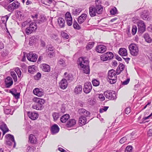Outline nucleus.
I'll return each mask as SVG.
<instances>
[{
  "mask_svg": "<svg viewBox=\"0 0 152 152\" xmlns=\"http://www.w3.org/2000/svg\"><path fill=\"white\" fill-rule=\"evenodd\" d=\"M61 36L65 38L66 39H68L69 38V36L68 34L65 32L62 33Z\"/></svg>",
  "mask_w": 152,
  "mask_h": 152,
  "instance_id": "nucleus-59",
  "label": "nucleus"
},
{
  "mask_svg": "<svg viewBox=\"0 0 152 152\" xmlns=\"http://www.w3.org/2000/svg\"><path fill=\"white\" fill-rule=\"evenodd\" d=\"M94 43L93 42H89L86 47V48L88 50L91 49L93 46Z\"/></svg>",
  "mask_w": 152,
  "mask_h": 152,
  "instance_id": "nucleus-48",
  "label": "nucleus"
},
{
  "mask_svg": "<svg viewBox=\"0 0 152 152\" xmlns=\"http://www.w3.org/2000/svg\"><path fill=\"white\" fill-rule=\"evenodd\" d=\"M76 123V121L75 119H71L67 122L66 125L68 127H71L75 125Z\"/></svg>",
  "mask_w": 152,
  "mask_h": 152,
  "instance_id": "nucleus-28",
  "label": "nucleus"
},
{
  "mask_svg": "<svg viewBox=\"0 0 152 152\" xmlns=\"http://www.w3.org/2000/svg\"><path fill=\"white\" fill-rule=\"evenodd\" d=\"M82 90V86L80 85H78L75 87L74 90V92L76 94H78L80 93Z\"/></svg>",
  "mask_w": 152,
  "mask_h": 152,
  "instance_id": "nucleus-30",
  "label": "nucleus"
},
{
  "mask_svg": "<svg viewBox=\"0 0 152 152\" xmlns=\"http://www.w3.org/2000/svg\"><path fill=\"white\" fill-rule=\"evenodd\" d=\"M9 16L6 15L2 17L1 18V21L2 23L5 26H6L7 22L9 18Z\"/></svg>",
  "mask_w": 152,
  "mask_h": 152,
  "instance_id": "nucleus-36",
  "label": "nucleus"
},
{
  "mask_svg": "<svg viewBox=\"0 0 152 152\" xmlns=\"http://www.w3.org/2000/svg\"><path fill=\"white\" fill-rule=\"evenodd\" d=\"M15 71L17 74L18 77H20L21 75V72L19 68L18 67L16 68Z\"/></svg>",
  "mask_w": 152,
  "mask_h": 152,
  "instance_id": "nucleus-47",
  "label": "nucleus"
},
{
  "mask_svg": "<svg viewBox=\"0 0 152 152\" xmlns=\"http://www.w3.org/2000/svg\"><path fill=\"white\" fill-rule=\"evenodd\" d=\"M86 117L83 116H81L79 118V123L81 126L85 125L86 123Z\"/></svg>",
  "mask_w": 152,
  "mask_h": 152,
  "instance_id": "nucleus-22",
  "label": "nucleus"
},
{
  "mask_svg": "<svg viewBox=\"0 0 152 152\" xmlns=\"http://www.w3.org/2000/svg\"><path fill=\"white\" fill-rule=\"evenodd\" d=\"M4 111L5 113L7 115L10 114L11 115H12L13 113L12 112L11 113V109H7L6 108H4Z\"/></svg>",
  "mask_w": 152,
  "mask_h": 152,
  "instance_id": "nucleus-50",
  "label": "nucleus"
},
{
  "mask_svg": "<svg viewBox=\"0 0 152 152\" xmlns=\"http://www.w3.org/2000/svg\"><path fill=\"white\" fill-rule=\"evenodd\" d=\"M1 4L5 9L7 10L10 12H12L15 10V9L12 4H10L8 6H7L6 4H4V2H1Z\"/></svg>",
  "mask_w": 152,
  "mask_h": 152,
  "instance_id": "nucleus-13",
  "label": "nucleus"
},
{
  "mask_svg": "<svg viewBox=\"0 0 152 152\" xmlns=\"http://www.w3.org/2000/svg\"><path fill=\"white\" fill-rule=\"evenodd\" d=\"M28 114L29 118L33 120H36L38 117V114L34 112H28Z\"/></svg>",
  "mask_w": 152,
  "mask_h": 152,
  "instance_id": "nucleus-18",
  "label": "nucleus"
},
{
  "mask_svg": "<svg viewBox=\"0 0 152 152\" xmlns=\"http://www.w3.org/2000/svg\"><path fill=\"white\" fill-rule=\"evenodd\" d=\"M126 141H128L126 135L120 139L119 142L120 143L123 144Z\"/></svg>",
  "mask_w": 152,
  "mask_h": 152,
  "instance_id": "nucleus-46",
  "label": "nucleus"
},
{
  "mask_svg": "<svg viewBox=\"0 0 152 152\" xmlns=\"http://www.w3.org/2000/svg\"><path fill=\"white\" fill-rule=\"evenodd\" d=\"M108 81L110 84H114L116 81L117 76L115 70L113 69L110 70L108 72Z\"/></svg>",
  "mask_w": 152,
  "mask_h": 152,
  "instance_id": "nucleus-2",
  "label": "nucleus"
},
{
  "mask_svg": "<svg viewBox=\"0 0 152 152\" xmlns=\"http://www.w3.org/2000/svg\"><path fill=\"white\" fill-rule=\"evenodd\" d=\"M82 11L81 8H77L75 10H73L72 14L74 15L79 14Z\"/></svg>",
  "mask_w": 152,
  "mask_h": 152,
  "instance_id": "nucleus-35",
  "label": "nucleus"
},
{
  "mask_svg": "<svg viewBox=\"0 0 152 152\" xmlns=\"http://www.w3.org/2000/svg\"><path fill=\"white\" fill-rule=\"evenodd\" d=\"M96 51L98 53H104L107 50L105 46L102 45H99L96 47Z\"/></svg>",
  "mask_w": 152,
  "mask_h": 152,
  "instance_id": "nucleus-11",
  "label": "nucleus"
},
{
  "mask_svg": "<svg viewBox=\"0 0 152 152\" xmlns=\"http://www.w3.org/2000/svg\"><path fill=\"white\" fill-rule=\"evenodd\" d=\"M149 13L147 10H141L140 13V16L141 18L144 20H149L150 18L149 17Z\"/></svg>",
  "mask_w": 152,
  "mask_h": 152,
  "instance_id": "nucleus-6",
  "label": "nucleus"
},
{
  "mask_svg": "<svg viewBox=\"0 0 152 152\" xmlns=\"http://www.w3.org/2000/svg\"><path fill=\"white\" fill-rule=\"evenodd\" d=\"M79 65L81 68H83L86 66H89V62L87 60H85L84 58H79Z\"/></svg>",
  "mask_w": 152,
  "mask_h": 152,
  "instance_id": "nucleus-9",
  "label": "nucleus"
},
{
  "mask_svg": "<svg viewBox=\"0 0 152 152\" xmlns=\"http://www.w3.org/2000/svg\"><path fill=\"white\" fill-rule=\"evenodd\" d=\"M50 38L52 39L57 41V42H58V43H59L61 42L60 40L59 39H58V38L57 35L53 34H51L50 35Z\"/></svg>",
  "mask_w": 152,
  "mask_h": 152,
  "instance_id": "nucleus-37",
  "label": "nucleus"
},
{
  "mask_svg": "<svg viewBox=\"0 0 152 152\" xmlns=\"http://www.w3.org/2000/svg\"><path fill=\"white\" fill-rule=\"evenodd\" d=\"M118 67V69H120V70L122 71L125 68V65L122 64H120Z\"/></svg>",
  "mask_w": 152,
  "mask_h": 152,
  "instance_id": "nucleus-58",
  "label": "nucleus"
},
{
  "mask_svg": "<svg viewBox=\"0 0 152 152\" xmlns=\"http://www.w3.org/2000/svg\"><path fill=\"white\" fill-rule=\"evenodd\" d=\"M5 137L7 140H11L12 142L14 143L13 148H15L16 145V142L15 140L14 136L10 134H6Z\"/></svg>",
  "mask_w": 152,
  "mask_h": 152,
  "instance_id": "nucleus-20",
  "label": "nucleus"
},
{
  "mask_svg": "<svg viewBox=\"0 0 152 152\" xmlns=\"http://www.w3.org/2000/svg\"><path fill=\"white\" fill-rule=\"evenodd\" d=\"M108 107L105 106L103 108L100 109L99 110V112L100 113H102L103 112L106 111L108 109Z\"/></svg>",
  "mask_w": 152,
  "mask_h": 152,
  "instance_id": "nucleus-60",
  "label": "nucleus"
},
{
  "mask_svg": "<svg viewBox=\"0 0 152 152\" xmlns=\"http://www.w3.org/2000/svg\"><path fill=\"white\" fill-rule=\"evenodd\" d=\"M0 128L2 131L4 130H9L6 124L3 122L1 124L0 126Z\"/></svg>",
  "mask_w": 152,
  "mask_h": 152,
  "instance_id": "nucleus-40",
  "label": "nucleus"
},
{
  "mask_svg": "<svg viewBox=\"0 0 152 152\" xmlns=\"http://www.w3.org/2000/svg\"><path fill=\"white\" fill-rule=\"evenodd\" d=\"M4 83L6 87L9 88L13 84V81L11 77L8 76L5 79Z\"/></svg>",
  "mask_w": 152,
  "mask_h": 152,
  "instance_id": "nucleus-10",
  "label": "nucleus"
},
{
  "mask_svg": "<svg viewBox=\"0 0 152 152\" xmlns=\"http://www.w3.org/2000/svg\"><path fill=\"white\" fill-rule=\"evenodd\" d=\"M60 88L62 89H66L67 86V83L66 80L62 79L59 83Z\"/></svg>",
  "mask_w": 152,
  "mask_h": 152,
  "instance_id": "nucleus-17",
  "label": "nucleus"
},
{
  "mask_svg": "<svg viewBox=\"0 0 152 152\" xmlns=\"http://www.w3.org/2000/svg\"><path fill=\"white\" fill-rule=\"evenodd\" d=\"M55 53L53 52H48V56L50 58H52L53 57L55 56Z\"/></svg>",
  "mask_w": 152,
  "mask_h": 152,
  "instance_id": "nucleus-61",
  "label": "nucleus"
},
{
  "mask_svg": "<svg viewBox=\"0 0 152 152\" xmlns=\"http://www.w3.org/2000/svg\"><path fill=\"white\" fill-rule=\"evenodd\" d=\"M92 89V86L90 82H86L85 83L83 91L86 94L89 93Z\"/></svg>",
  "mask_w": 152,
  "mask_h": 152,
  "instance_id": "nucleus-8",
  "label": "nucleus"
},
{
  "mask_svg": "<svg viewBox=\"0 0 152 152\" xmlns=\"http://www.w3.org/2000/svg\"><path fill=\"white\" fill-rule=\"evenodd\" d=\"M132 149V146L130 145L126 147L125 149V152H131Z\"/></svg>",
  "mask_w": 152,
  "mask_h": 152,
  "instance_id": "nucleus-55",
  "label": "nucleus"
},
{
  "mask_svg": "<svg viewBox=\"0 0 152 152\" xmlns=\"http://www.w3.org/2000/svg\"><path fill=\"white\" fill-rule=\"evenodd\" d=\"M39 38V37L37 36H31L30 39L34 41V42L35 43L37 40H38Z\"/></svg>",
  "mask_w": 152,
  "mask_h": 152,
  "instance_id": "nucleus-53",
  "label": "nucleus"
},
{
  "mask_svg": "<svg viewBox=\"0 0 152 152\" xmlns=\"http://www.w3.org/2000/svg\"><path fill=\"white\" fill-rule=\"evenodd\" d=\"M151 118L152 119V113L148 116L147 117H144L143 118V120H146V119Z\"/></svg>",
  "mask_w": 152,
  "mask_h": 152,
  "instance_id": "nucleus-64",
  "label": "nucleus"
},
{
  "mask_svg": "<svg viewBox=\"0 0 152 152\" xmlns=\"http://www.w3.org/2000/svg\"><path fill=\"white\" fill-rule=\"evenodd\" d=\"M126 136L128 141L130 140H134L136 138V132H132L131 133L126 135Z\"/></svg>",
  "mask_w": 152,
  "mask_h": 152,
  "instance_id": "nucleus-19",
  "label": "nucleus"
},
{
  "mask_svg": "<svg viewBox=\"0 0 152 152\" xmlns=\"http://www.w3.org/2000/svg\"><path fill=\"white\" fill-rule=\"evenodd\" d=\"M83 69V72L84 73L86 74H89L90 72V68L89 66H86L83 68H81Z\"/></svg>",
  "mask_w": 152,
  "mask_h": 152,
  "instance_id": "nucleus-39",
  "label": "nucleus"
},
{
  "mask_svg": "<svg viewBox=\"0 0 152 152\" xmlns=\"http://www.w3.org/2000/svg\"><path fill=\"white\" fill-rule=\"evenodd\" d=\"M104 95L106 98L114 100L117 98L115 92L111 90H107L105 91Z\"/></svg>",
  "mask_w": 152,
  "mask_h": 152,
  "instance_id": "nucleus-4",
  "label": "nucleus"
},
{
  "mask_svg": "<svg viewBox=\"0 0 152 152\" xmlns=\"http://www.w3.org/2000/svg\"><path fill=\"white\" fill-rule=\"evenodd\" d=\"M54 49V48L51 45H50L48 48V49L47 50V51L48 52L51 51H53Z\"/></svg>",
  "mask_w": 152,
  "mask_h": 152,
  "instance_id": "nucleus-62",
  "label": "nucleus"
},
{
  "mask_svg": "<svg viewBox=\"0 0 152 152\" xmlns=\"http://www.w3.org/2000/svg\"><path fill=\"white\" fill-rule=\"evenodd\" d=\"M45 17L43 16H41L40 19L39 20H38L36 22L37 23L41 24L45 22Z\"/></svg>",
  "mask_w": 152,
  "mask_h": 152,
  "instance_id": "nucleus-41",
  "label": "nucleus"
},
{
  "mask_svg": "<svg viewBox=\"0 0 152 152\" xmlns=\"http://www.w3.org/2000/svg\"><path fill=\"white\" fill-rule=\"evenodd\" d=\"M34 94L39 97H41L44 95V92L42 89L38 88H35L33 91Z\"/></svg>",
  "mask_w": 152,
  "mask_h": 152,
  "instance_id": "nucleus-12",
  "label": "nucleus"
},
{
  "mask_svg": "<svg viewBox=\"0 0 152 152\" xmlns=\"http://www.w3.org/2000/svg\"><path fill=\"white\" fill-rule=\"evenodd\" d=\"M119 54L123 56H126L127 55V50L126 49L124 48H120L119 50Z\"/></svg>",
  "mask_w": 152,
  "mask_h": 152,
  "instance_id": "nucleus-24",
  "label": "nucleus"
},
{
  "mask_svg": "<svg viewBox=\"0 0 152 152\" xmlns=\"http://www.w3.org/2000/svg\"><path fill=\"white\" fill-rule=\"evenodd\" d=\"M33 100L34 102L41 104V105H42V104L45 102L44 100L37 97L34 98Z\"/></svg>",
  "mask_w": 152,
  "mask_h": 152,
  "instance_id": "nucleus-23",
  "label": "nucleus"
},
{
  "mask_svg": "<svg viewBox=\"0 0 152 152\" xmlns=\"http://www.w3.org/2000/svg\"><path fill=\"white\" fill-rule=\"evenodd\" d=\"M36 67L34 66H31L28 67V72L31 73L33 74L36 71Z\"/></svg>",
  "mask_w": 152,
  "mask_h": 152,
  "instance_id": "nucleus-31",
  "label": "nucleus"
},
{
  "mask_svg": "<svg viewBox=\"0 0 152 152\" xmlns=\"http://www.w3.org/2000/svg\"><path fill=\"white\" fill-rule=\"evenodd\" d=\"M92 83L94 86H97L99 85V81L96 80H94L92 81Z\"/></svg>",
  "mask_w": 152,
  "mask_h": 152,
  "instance_id": "nucleus-54",
  "label": "nucleus"
},
{
  "mask_svg": "<svg viewBox=\"0 0 152 152\" xmlns=\"http://www.w3.org/2000/svg\"><path fill=\"white\" fill-rule=\"evenodd\" d=\"M103 7L101 5L97 4L96 2L95 7L92 6L89 7V13L91 17H93L96 15V14H101L103 11Z\"/></svg>",
  "mask_w": 152,
  "mask_h": 152,
  "instance_id": "nucleus-1",
  "label": "nucleus"
},
{
  "mask_svg": "<svg viewBox=\"0 0 152 152\" xmlns=\"http://www.w3.org/2000/svg\"><path fill=\"white\" fill-rule=\"evenodd\" d=\"M53 116L54 121L57 120L59 118V114L56 113H53L52 114Z\"/></svg>",
  "mask_w": 152,
  "mask_h": 152,
  "instance_id": "nucleus-51",
  "label": "nucleus"
},
{
  "mask_svg": "<svg viewBox=\"0 0 152 152\" xmlns=\"http://www.w3.org/2000/svg\"><path fill=\"white\" fill-rule=\"evenodd\" d=\"M114 55L112 53L108 52L104 54L101 56V59L103 61L111 59L113 57Z\"/></svg>",
  "mask_w": 152,
  "mask_h": 152,
  "instance_id": "nucleus-5",
  "label": "nucleus"
},
{
  "mask_svg": "<svg viewBox=\"0 0 152 152\" xmlns=\"http://www.w3.org/2000/svg\"><path fill=\"white\" fill-rule=\"evenodd\" d=\"M138 31L140 33H143L145 30V27L143 21L139 23L138 24Z\"/></svg>",
  "mask_w": 152,
  "mask_h": 152,
  "instance_id": "nucleus-14",
  "label": "nucleus"
},
{
  "mask_svg": "<svg viewBox=\"0 0 152 152\" xmlns=\"http://www.w3.org/2000/svg\"><path fill=\"white\" fill-rule=\"evenodd\" d=\"M41 76V74L38 72L37 73V74L34 76V79L37 80H38L40 78Z\"/></svg>",
  "mask_w": 152,
  "mask_h": 152,
  "instance_id": "nucleus-57",
  "label": "nucleus"
},
{
  "mask_svg": "<svg viewBox=\"0 0 152 152\" xmlns=\"http://www.w3.org/2000/svg\"><path fill=\"white\" fill-rule=\"evenodd\" d=\"M131 112V109L130 107H127L125 109V113L127 114H128Z\"/></svg>",
  "mask_w": 152,
  "mask_h": 152,
  "instance_id": "nucleus-63",
  "label": "nucleus"
},
{
  "mask_svg": "<svg viewBox=\"0 0 152 152\" xmlns=\"http://www.w3.org/2000/svg\"><path fill=\"white\" fill-rule=\"evenodd\" d=\"M25 31L26 34L27 35H29L33 32L31 29L30 28V27H29L26 28Z\"/></svg>",
  "mask_w": 152,
  "mask_h": 152,
  "instance_id": "nucleus-52",
  "label": "nucleus"
},
{
  "mask_svg": "<svg viewBox=\"0 0 152 152\" xmlns=\"http://www.w3.org/2000/svg\"><path fill=\"white\" fill-rule=\"evenodd\" d=\"M87 15L86 14L83 13L78 18L77 21L79 24H81L84 22L86 20Z\"/></svg>",
  "mask_w": 152,
  "mask_h": 152,
  "instance_id": "nucleus-15",
  "label": "nucleus"
},
{
  "mask_svg": "<svg viewBox=\"0 0 152 152\" xmlns=\"http://www.w3.org/2000/svg\"><path fill=\"white\" fill-rule=\"evenodd\" d=\"M110 12L111 15H115L117 14L118 11L116 8L114 7L110 11Z\"/></svg>",
  "mask_w": 152,
  "mask_h": 152,
  "instance_id": "nucleus-44",
  "label": "nucleus"
},
{
  "mask_svg": "<svg viewBox=\"0 0 152 152\" xmlns=\"http://www.w3.org/2000/svg\"><path fill=\"white\" fill-rule=\"evenodd\" d=\"M73 26L74 28L79 30L81 28L76 20L73 22Z\"/></svg>",
  "mask_w": 152,
  "mask_h": 152,
  "instance_id": "nucleus-42",
  "label": "nucleus"
},
{
  "mask_svg": "<svg viewBox=\"0 0 152 152\" xmlns=\"http://www.w3.org/2000/svg\"><path fill=\"white\" fill-rule=\"evenodd\" d=\"M130 54L133 56H137L139 53V50L137 45L134 44H130L129 46Z\"/></svg>",
  "mask_w": 152,
  "mask_h": 152,
  "instance_id": "nucleus-3",
  "label": "nucleus"
},
{
  "mask_svg": "<svg viewBox=\"0 0 152 152\" xmlns=\"http://www.w3.org/2000/svg\"><path fill=\"white\" fill-rule=\"evenodd\" d=\"M58 62L59 64L61 66H65V62L62 59L60 58L59 59Z\"/></svg>",
  "mask_w": 152,
  "mask_h": 152,
  "instance_id": "nucleus-56",
  "label": "nucleus"
},
{
  "mask_svg": "<svg viewBox=\"0 0 152 152\" xmlns=\"http://www.w3.org/2000/svg\"><path fill=\"white\" fill-rule=\"evenodd\" d=\"M69 118L68 114H66L61 117L60 119L61 121L63 123H65Z\"/></svg>",
  "mask_w": 152,
  "mask_h": 152,
  "instance_id": "nucleus-27",
  "label": "nucleus"
},
{
  "mask_svg": "<svg viewBox=\"0 0 152 152\" xmlns=\"http://www.w3.org/2000/svg\"><path fill=\"white\" fill-rule=\"evenodd\" d=\"M12 4L15 9H17L20 6V3L17 1H15Z\"/></svg>",
  "mask_w": 152,
  "mask_h": 152,
  "instance_id": "nucleus-38",
  "label": "nucleus"
},
{
  "mask_svg": "<svg viewBox=\"0 0 152 152\" xmlns=\"http://www.w3.org/2000/svg\"><path fill=\"white\" fill-rule=\"evenodd\" d=\"M78 112V113L80 114H84V115L86 117L88 116L90 114L89 112L83 108L79 109Z\"/></svg>",
  "mask_w": 152,
  "mask_h": 152,
  "instance_id": "nucleus-21",
  "label": "nucleus"
},
{
  "mask_svg": "<svg viewBox=\"0 0 152 152\" xmlns=\"http://www.w3.org/2000/svg\"><path fill=\"white\" fill-rule=\"evenodd\" d=\"M58 22L61 28H63L65 25V20L64 19L61 18H59L58 19Z\"/></svg>",
  "mask_w": 152,
  "mask_h": 152,
  "instance_id": "nucleus-26",
  "label": "nucleus"
},
{
  "mask_svg": "<svg viewBox=\"0 0 152 152\" xmlns=\"http://www.w3.org/2000/svg\"><path fill=\"white\" fill-rule=\"evenodd\" d=\"M29 139L31 143H35L37 142L36 138L32 134H30L29 135Z\"/></svg>",
  "mask_w": 152,
  "mask_h": 152,
  "instance_id": "nucleus-29",
  "label": "nucleus"
},
{
  "mask_svg": "<svg viewBox=\"0 0 152 152\" xmlns=\"http://www.w3.org/2000/svg\"><path fill=\"white\" fill-rule=\"evenodd\" d=\"M11 76L12 77L15 82L17 80V77L15 73L13 71H11L10 72Z\"/></svg>",
  "mask_w": 152,
  "mask_h": 152,
  "instance_id": "nucleus-45",
  "label": "nucleus"
},
{
  "mask_svg": "<svg viewBox=\"0 0 152 152\" xmlns=\"http://www.w3.org/2000/svg\"><path fill=\"white\" fill-rule=\"evenodd\" d=\"M59 128L58 125L54 124L51 127V132L52 134H56L59 131Z\"/></svg>",
  "mask_w": 152,
  "mask_h": 152,
  "instance_id": "nucleus-16",
  "label": "nucleus"
},
{
  "mask_svg": "<svg viewBox=\"0 0 152 152\" xmlns=\"http://www.w3.org/2000/svg\"><path fill=\"white\" fill-rule=\"evenodd\" d=\"M32 107L38 110H41L42 109V105L36 103V104L32 105Z\"/></svg>",
  "mask_w": 152,
  "mask_h": 152,
  "instance_id": "nucleus-32",
  "label": "nucleus"
},
{
  "mask_svg": "<svg viewBox=\"0 0 152 152\" xmlns=\"http://www.w3.org/2000/svg\"><path fill=\"white\" fill-rule=\"evenodd\" d=\"M144 38L145 41L148 43H150L151 41V38L149 35L147 33H145L144 34Z\"/></svg>",
  "mask_w": 152,
  "mask_h": 152,
  "instance_id": "nucleus-33",
  "label": "nucleus"
},
{
  "mask_svg": "<svg viewBox=\"0 0 152 152\" xmlns=\"http://www.w3.org/2000/svg\"><path fill=\"white\" fill-rule=\"evenodd\" d=\"M42 70L46 72H49L50 70V68L49 65L46 64H44L42 67Z\"/></svg>",
  "mask_w": 152,
  "mask_h": 152,
  "instance_id": "nucleus-25",
  "label": "nucleus"
},
{
  "mask_svg": "<svg viewBox=\"0 0 152 152\" xmlns=\"http://www.w3.org/2000/svg\"><path fill=\"white\" fill-rule=\"evenodd\" d=\"M37 55L32 52H30L27 55L28 59L31 61L34 62L36 61L37 58Z\"/></svg>",
  "mask_w": 152,
  "mask_h": 152,
  "instance_id": "nucleus-7",
  "label": "nucleus"
},
{
  "mask_svg": "<svg viewBox=\"0 0 152 152\" xmlns=\"http://www.w3.org/2000/svg\"><path fill=\"white\" fill-rule=\"evenodd\" d=\"M42 3L46 5H49V4H51L53 1L52 0H41Z\"/></svg>",
  "mask_w": 152,
  "mask_h": 152,
  "instance_id": "nucleus-43",
  "label": "nucleus"
},
{
  "mask_svg": "<svg viewBox=\"0 0 152 152\" xmlns=\"http://www.w3.org/2000/svg\"><path fill=\"white\" fill-rule=\"evenodd\" d=\"M17 15L18 18L22 19L23 18L24 15L23 12L18 11L17 12Z\"/></svg>",
  "mask_w": 152,
  "mask_h": 152,
  "instance_id": "nucleus-49",
  "label": "nucleus"
},
{
  "mask_svg": "<svg viewBox=\"0 0 152 152\" xmlns=\"http://www.w3.org/2000/svg\"><path fill=\"white\" fill-rule=\"evenodd\" d=\"M29 27H30V28L33 31H35L37 28V24L35 23H31Z\"/></svg>",
  "mask_w": 152,
  "mask_h": 152,
  "instance_id": "nucleus-34",
  "label": "nucleus"
}]
</instances>
